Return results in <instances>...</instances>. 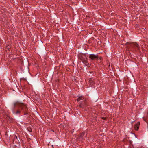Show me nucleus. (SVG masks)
<instances>
[{
    "label": "nucleus",
    "instance_id": "obj_12",
    "mask_svg": "<svg viewBox=\"0 0 148 148\" xmlns=\"http://www.w3.org/2000/svg\"><path fill=\"white\" fill-rule=\"evenodd\" d=\"M26 80V78H24L23 77V78H21L20 79V80Z\"/></svg>",
    "mask_w": 148,
    "mask_h": 148
},
{
    "label": "nucleus",
    "instance_id": "obj_5",
    "mask_svg": "<svg viewBox=\"0 0 148 148\" xmlns=\"http://www.w3.org/2000/svg\"><path fill=\"white\" fill-rule=\"evenodd\" d=\"M85 132H84L81 133L79 136V140H84V138L83 137L84 136Z\"/></svg>",
    "mask_w": 148,
    "mask_h": 148
},
{
    "label": "nucleus",
    "instance_id": "obj_8",
    "mask_svg": "<svg viewBox=\"0 0 148 148\" xmlns=\"http://www.w3.org/2000/svg\"><path fill=\"white\" fill-rule=\"evenodd\" d=\"M81 103L84 108L87 105L86 101V100L83 101Z\"/></svg>",
    "mask_w": 148,
    "mask_h": 148
},
{
    "label": "nucleus",
    "instance_id": "obj_1",
    "mask_svg": "<svg viewBox=\"0 0 148 148\" xmlns=\"http://www.w3.org/2000/svg\"><path fill=\"white\" fill-rule=\"evenodd\" d=\"M13 107L12 108V113L14 114H20L21 113V111L20 110H18L16 111V106H18V107H21V109L24 110V107H26V105L23 103L20 102L19 101H17L14 102L13 103Z\"/></svg>",
    "mask_w": 148,
    "mask_h": 148
},
{
    "label": "nucleus",
    "instance_id": "obj_7",
    "mask_svg": "<svg viewBox=\"0 0 148 148\" xmlns=\"http://www.w3.org/2000/svg\"><path fill=\"white\" fill-rule=\"evenodd\" d=\"M140 124V122H138L137 123L134 125V127L135 130H138L139 129V125Z\"/></svg>",
    "mask_w": 148,
    "mask_h": 148
},
{
    "label": "nucleus",
    "instance_id": "obj_9",
    "mask_svg": "<svg viewBox=\"0 0 148 148\" xmlns=\"http://www.w3.org/2000/svg\"><path fill=\"white\" fill-rule=\"evenodd\" d=\"M84 99V97L82 96L79 97L77 99V101H79L81 100H83Z\"/></svg>",
    "mask_w": 148,
    "mask_h": 148
},
{
    "label": "nucleus",
    "instance_id": "obj_11",
    "mask_svg": "<svg viewBox=\"0 0 148 148\" xmlns=\"http://www.w3.org/2000/svg\"><path fill=\"white\" fill-rule=\"evenodd\" d=\"M79 107L80 108H83V106H82V105L81 103L80 104H79Z\"/></svg>",
    "mask_w": 148,
    "mask_h": 148
},
{
    "label": "nucleus",
    "instance_id": "obj_4",
    "mask_svg": "<svg viewBox=\"0 0 148 148\" xmlns=\"http://www.w3.org/2000/svg\"><path fill=\"white\" fill-rule=\"evenodd\" d=\"M81 60L82 62L86 65H88L89 63L87 61V58L85 56H84V57L83 56H82L81 58Z\"/></svg>",
    "mask_w": 148,
    "mask_h": 148
},
{
    "label": "nucleus",
    "instance_id": "obj_10",
    "mask_svg": "<svg viewBox=\"0 0 148 148\" xmlns=\"http://www.w3.org/2000/svg\"><path fill=\"white\" fill-rule=\"evenodd\" d=\"M17 140H18L17 137L16 135H15L14 137V140L13 141V143L14 144V142L16 143V142L17 141Z\"/></svg>",
    "mask_w": 148,
    "mask_h": 148
},
{
    "label": "nucleus",
    "instance_id": "obj_15",
    "mask_svg": "<svg viewBox=\"0 0 148 148\" xmlns=\"http://www.w3.org/2000/svg\"><path fill=\"white\" fill-rule=\"evenodd\" d=\"M101 57H99H99H98V59L101 60Z\"/></svg>",
    "mask_w": 148,
    "mask_h": 148
},
{
    "label": "nucleus",
    "instance_id": "obj_6",
    "mask_svg": "<svg viewBox=\"0 0 148 148\" xmlns=\"http://www.w3.org/2000/svg\"><path fill=\"white\" fill-rule=\"evenodd\" d=\"M143 119L144 121L146 122L147 124V127H148V111L147 112V115L146 116V117H143Z\"/></svg>",
    "mask_w": 148,
    "mask_h": 148
},
{
    "label": "nucleus",
    "instance_id": "obj_2",
    "mask_svg": "<svg viewBox=\"0 0 148 148\" xmlns=\"http://www.w3.org/2000/svg\"><path fill=\"white\" fill-rule=\"evenodd\" d=\"M127 43L128 44V49L130 50H134L136 49H139V46L136 43H130L127 42Z\"/></svg>",
    "mask_w": 148,
    "mask_h": 148
},
{
    "label": "nucleus",
    "instance_id": "obj_14",
    "mask_svg": "<svg viewBox=\"0 0 148 148\" xmlns=\"http://www.w3.org/2000/svg\"><path fill=\"white\" fill-rule=\"evenodd\" d=\"M30 132H31L32 131V129H31V128H30V130H28Z\"/></svg>",
    "mask_w": 148,
    "mask_h": 148
},
{
    "label": "nucleus",
    "instance_id": "obj_3",
    "mask_svg": "<svg viewBox=\"0 0 148 148\" xmlns=\"http://www.w3.org/2000/svg\"><path fill=\"white\" fill-rule=\"evenodd\" d=\"M89 58L90 60H98V55L97 54H91L89 55Z\"/></svg>",
    "mask_w": 148,
    "mask_h": 148
},
{
    "label": "nucleus",
    "instance_id": "obj_13",
    "mask_svg": "<svg viewBox=\"0 0 148 148\" xmlns=\"http://www.w3.org/2000/svg\"><path fill=\"white\" fill-rule=\"evenodd\" d=\"M26 107H24V109H25V110L27 109V105H26Z\"/></svg>",
    "mask_w": 148,
    "mask_h": 148
}]
</instances>
